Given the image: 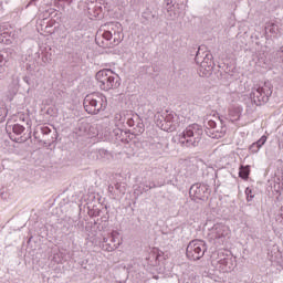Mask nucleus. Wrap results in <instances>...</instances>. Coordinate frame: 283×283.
<instances>
[{
  "label": "nucleus",
  "mask_w": 283,
  "mask_h": 283,
  "mask_svg": "<svg viewBox=\"0 0 283 283\" xmlns=\"http://www.w3.org/2000/svg\"><path fill=\"white\" fill-rule=\"evenodd\" d=\"M125 39L123 35V24L119 22H108L104 24L96 34L95 41L102 48H114Z\"/></svg>",
  "instance_id": "f257e3e1"
},
{
  "label": "nucleus",
  "mask_w": 283,
  "mask_h": 283,
  "mask_svg": "<svg viewBox=\"0 0 283 283\" xmlns=\"http://www.w3.org/2000/svg\"><path fill=\"white\" fill-rule=\"evenodd\" d=\"M97 85L104 92L109 90H118L120 87V76L109 69H103L95 75Z\"/></svg>",
  "instance_id": "f03ea898"
},
{
  "label": "nucleus",
  "mask_w": 283,
  "mask_h": 283,
  "mask_svg": "<svg viewBox=\"0 0 283 283\" xmlns=\"http://www.w3.org/2000/svg\"><path fill=\"white\" fill-rule=\"evenodd\" d=\"M202 126L198 124L189 125L178 135L179 143L182 147H198L200 140H202Z\"/></svg>",
  "instance_id": "7ed1b4c3"
},
{
  "label": "nucleus",
  "mask_w": 283,
  "mask_h": 283,
  "mask_svg": "<svg viewBox=\"0 0 283 283\" xmlns=\"http://www.w3.org/2000/svg\"><path fill=\"white\" fill-rule=\"evenodd\" d=\"M83 105L87 114H101L107 109V97L103 93H91L85 96Z\"/></svg>",
  "instance_id": "20e7f679"
},
{
  "label": "nucleus",
  "mask_w": 283,
  "mask_h": 283,
  "mask_svg": "<svg viewBox=\"0 0 283 283\" xmlns=\"http://www.w3.org/2000/svg\"><path fill=\"white\" fill-rule=\"evenodd\" d=\"M202 50H205V46L199 48L197 55L195 57V61L197 64L200 65L199 66L200 76L209 77L213 73V55L208 51L202 53Z\"/></svg>",
  "instance_id": "39448f33"
},
{
  "label": "nucleus",
  "mask_w": 283,
  "mask_h": 283,
  "mask_svg": "<svg viewBox=\"0 0 283 283\" xmlns=\"http://www.w3.org/2000/svg\"><path fill=\"white\" fill-rule=\"evenodd\" d=\"M273 94V85L265 82L262 86H254L250 93V98L254 105H264Z\"/></svg>",
  "instance_id": "423d86ee"
},
{
  "label": "nucleus",
  "mask_w": 283,
  "mask_h": 283,
  "mask_svg": "<svg viewBox=\"0 0 283 283\" xmlns=\"http://www.w3.org/2000/svg\"><path fill=\"white\" fill-rule=\"evenodd\" d=\"M205 251H207V244L202 240H193L191 241L187 249L186 255L188 260H200L205 255Z\"/></svg>",
  "instance_id": "0eeeda50"
},
{
  "label": "nucleus",
  "mask_w": 283,
  "mask_h": 283,
  "mask_svg": "<svg viewBox=\"0 0 283 283\" xmlns=\"http://www.w3.org/2000/svg\"><path fill=\"white\" fill-rule=\"evenodd\" d=\"M231 233L229 227L222 223H216L212 229L210 230V238L212 240H217L219 244L224 242V238Z\"/></svg>",
  "instance_id": "6e6552de"
},
{
  "label": "nucleus",
  "mask_w": 283,
  "mask_h": 283,
  "mask_svg": "<svg viewBox=\"0 0 283 283\" xmlns=\"http://www.w3.org/2000/svg\"><path fill=\"white\" fill-rule=\"evenodd\" d=\"M189 193L190 196H193V198H197V200H205V193H207V187L196 184L191 186Z\"/></svg>",
  "instance_id": "1a4fd4ad"
},
{
  "label": "nucleus",
  "mask_w": 283,
  "mask_h": 283,
  "mask_svg": "<svg viewBox=\"0 0 283 283\" xmlns=\"http://www.w3.org/2000/svg\"><path fill=\"white\" fill-rule=\"evenodd\" d=\"M0 43H4V45L12 43V31L6 25H0Z\"/></svg>",
  "instance_id": "9d476101"
},
{
  "label": "nucleus",
  "mask_w": 283,
  "mask_h": 283,
  "mask_svg": "<svg viewBox=\"0 0 283 283\" xmlns=\"http://www.w3.org/2000/svg\"><path fill=\"white\" fill-rule=\"evenodd\" d=\"M206 127L207 129H213L216 134H219L216 135L214 138H222V136H224V133L227 132V128L222 126L218 127V123H216V120L213 119H209L206 124Z\"/></svg>",
  "instance_id": "9b49d317"
},
{
  "label": "nucleus",
  "mask_w": 283,
  "mask_h": 283,
  "mask_svg": "<svg viewBox=\"0 0 283 283\" xmlns=\"http://www.w3.org/2000/svg\"><path fill=\"white\" fill-rule=\"evenodd\" d=\"M10 65V57L8 55L0 54V81L6 78L8 74V67Z\"/></svg>",
  "instance_id": "f8f14e48"
},
{
  "label": "nucleus",
  "mask_w": 283,
  "mask_h": 283,
  "mask_svg": "<svg viewBox=\"0 0 283 283\" xmlns=\"http://www.w3.org/2000/svg\"><path fill=\"white\" fill-rule=\"evenodd\" d=\"M120 233L118 231H113L111 233V242H113V245H108L105 248L106 251H115V249H118L120 247L122 242L119 239Z\"/></svg>",
  "instance_id": "ddd939ff"
},
{
  "label": "nucleus",
  "mask_w": 283,
  "mask_h": 283,
  "mask_svg": "<svg viewBox=\"0 0 283 283\" xmlns=\"http://www.w3.org/2000/svg\"><path fill=\"white\" fill-rule=\"evenodd\" d=\"M6 129L7 132H13V134H15L17 136H21V134L25 132V127H23V125L21 124H14V125L7 124Z\"/></svg>",
  "instance_id": "4468645a"
},
{
  "label": "nucleus",
  "mask_w": 283,
  "mask_h": 283,
  "mask_svg": "<svg viewBox=\"0 0 283 283\" xmlns=\"http://www.w3.org/2000/svg\"><path fill=\"white\" fill-rule=\"evenodd\" d=\"M250 171L251 170L249 169V166H241L239 177L242 178L243 180H247V178H249Z\"/></svg>",
  "instance_id": "2eb2a0df"
},
{
  "label": "nucleus",
  "mask_w": 283,
  "mask_h": 283,
  "mask_svg": "<svg viewBox=\"0 0 283 283\" xmlns=\"http://www.w3.org/2000/svg\"><path fill=\"white\" fill-rule=\"evenodd\" d=\"M7 116H8V108H6L4 105H0V123H3Z\"/></svg>",
  "instance_id": "dca6fc26"
},
{
  "label": "nucleus",
  "mask_w": 283,
  "mask_h": 283,
  "mask_svg": "<svg viewBox=\"0 0 283 283\" xmlns=\"http://www.w3.org/2000/svg\"><path fill=\"white\" fill-rule=\"evenodd\" d=\"M245 196L248 202H251V200L255 198V193H253V189H251L250 187L245 189Z\"/></svg>",
  "instance_id": "f3484780"
},
{
  "label": "nucleus",
  "mask_w": 283,
  "mask_h": 283,
  "mask_svg": "<svg viewBox=\"0 0 283 283\" xmlns=\"http://www.w3.org/2000/svg\"><path fill=\"white\" fill-rule=\"evenodd\" d=\"M265 32H269L270 34H277V27L275 24H268L265 27Z\"/></svg>",
  "instance_id": "a211bd4d"
},
{
  "label": "nucleus",
  "mask_w": 283,
  "mask_h": 283,
  "mask_svg": "<svg viewBox=\"0 0 283 283\" xmlns=\"http://www.w3.org/2000/svg\"><path fill=\"white\" fill-rule=\"evenodd\" d=\"M268 137L265 135H263L258 142H255L254 144L262 149V146L266 144Z\"/></svg>",
  "instance_id": "6ab92c4d"
},
{
  "label": "nucleus",
  "mask_w": 283,
  "mask_h": 283,
  "mask_svg": "<svg viewBox=\"0 0 283 283\" xmlns=\"http://www.w3.org/2000/svg\"><path fill=\"white\" fill-rule=\"evenodd\" d=\"M171 118H172V122L170 125H171V127H176V120H178V115H175V117H174V115H168L166 118L167 123H169V120H171Z\"/></svg>",
  "instance_id": "aec40b11"
},
{
  "label": "nucleus",
  "mask_w": 283,
  "mask_h": 283,
  "mask_svg": "<svg viewBox=\"0 0 283 283\" xmlns=\"http://www.w3.org/2000/svg\"><path fill=\"white\" fill-rule=\"evenodd\" d=\"M165 8L167 12H172L174 11V4H171V0H165Z\"/></svg>",
  "instance_id": "412c9836"
},
{
  "label": "nucleus",
  "mask_w": 283,
  "mask_h": 283,
  "mask_svg": "<svg viewBox=\"0 0 283 283\" xmlns=\"http://www.w3.org/2000/svg\"><path fill=\"white\" fill-rule=\"evenodd\" d=\"M261 148L258 147V145L255 143H253L251 146H250V151L252 154H258L260 151Z\"/></svg>",
  "instance_id": "4be33fe9"
},
{
  "label": "nucleus",
  "mask_w": 283,
  "mask_h": 283,
  "mask_svg": "<svg viewBox=\"0 0 283 283\" xmlns=\"http://www.w3.org/2000/svg\"><path fill=\"white\" fill-rule=\"evenodd\" d=\"M57 1H63L65 6H72V1L74 0H57Z\"/></svg>",
  "instance_id": "5701e85b"
},
{
  "label": "nucleus",
  "mask_w": 283,
  "mask_h": 283,
  "mask_svg": "<svg viewBox=\"0 0 283 283\" xmlns=\"http://www.w3.org/2000/svg\"><path fill=\"white\" fill-rule=\"evenodd\" d=\"M50 129L48 127L42 128V134H50Z\"/></svg>",
  "instance_id": "b1692460"
},
{
  "label": "nucleus",
  "mask_w": 283,
  "mask_h": 283,
  "mask_svg": "<svg viewBox=\"0 0 283 283\" xmlns=\"http://www.w3.org/2000/svg\"><path fill=\"white\" fill-rule=\"evenodd\" d=\"M107 242H108V239H107V238H104V239H103V243H104V244H107Z\"/></svg>",
  "instance_id": "393cba45"
},
{
  "label": "nucleus",
  "mask_w": 283,
  "mask_h": 283,
  "mask_svg": "<svg viewBox=\"0 0 283 283\" xmlns=\"http://www.w3.org/2000/svg\"><path fill=\"white\" fill-rule=\"evenodd\" d=\"M169 17H170L171 19H174V14L170 13Z\"/></svg>",
  "instance_id": "a878e982"
},
{
  "label": "nucleus",
  "mask_w": 283,
  "mask_h": 283,
  "mask_svg": "<svg viewBox=\"0 0 283 283\" xmlns=\"http://www.w3.org/2000/svg\"><path fill=\"white\" fill-rule=\"evenodd\" d=\"M186 118H191L189 115H186Z\"/></svg>",
  "instance_id": "bb28decb"
},
{
  "label": "nucleus",
  "mask_w": 283,
  "mask_h": 283,
  "mask_svg": "<svg viewBox=\"0 0 283 283\" xmlns=\"http://www.w3.org/2000/svg\"><path fill=\"white\" fill-rule=\"evenodd\" d=\"M15 140V143H20V140L19 139H14Z\"/></svg>",
  "instance_id": "cd10ccee"
},
{
  "label": "nucleus",
  "mask_w": 283,
  "mask_h": 283,
  "mask_svg": "<svg viewBox=\"0 0 283 283\" xmlns=\"http://www.w3.org/2000/svg\"><path fill=\"white\" fill-rule=\"evenodd\" d=\"M155 280H158V276H154Z\"/></svg>",
  "instance_id": "c85d7f7f"
},
{
  "label": "nucleus",
  "mask_w": 283,
  "mask_h": 283,
  "mask_svg": "<svg viewBox=\"0 0 283 283\" xmlns=\"http://www.w3.org/2000/svg\"><path fill=\"white\" fill-rule=\"evenodd\" d=\"M224 262H227V260H223L222 263L224 264Z\"/></svg>",
  "instance_id": "c756f323"
},
{
  "label": "nucleus",
  "mask_w": 283,
  "mask_h": 283,
  "mask_svg": "<svg viewBox=\"0 0 283 283\" xmlns=\"http://www.w3.org/2000/svg\"><path fill=\"white\" fill-rule=\"evenodd\" d=\"M281 211H283V207H281Z\"/></svg>",
  "instance_id": "7c9ffc66"
}]
</instances>
